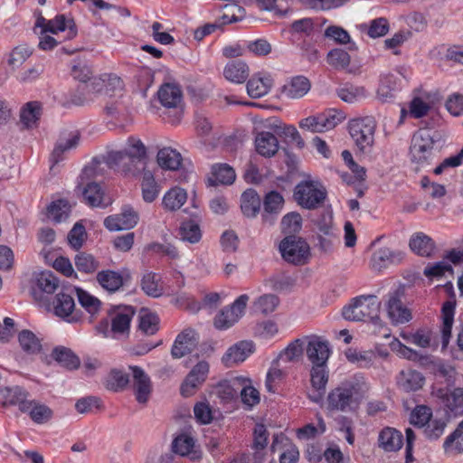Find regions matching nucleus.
<instances>
[{
  "label": "nucleus",
  "mask_w": 463,
  "mask_h": 463,
  "mask_svg": "<svg viewBox=\"0 0 463 463\" xmlns=\"http://www.w3.org/2000/svg\"><path fill=\"white\" fill-rule=\"evenodd\" d=\"M369 391V384L361 374L343 382L327 395V408L331 411H351L358 407Z\"/></svg>",
  "instance_id": "nucleus-1"
},
{
  "label": "nucleus",
  "mask_w": 463,
  "mask_h": 463,
  "mask_svg": "<svg viewBox=\"0 0 463 463\" xmlns=\"http://www.w3.org/2000/svg\"><path fill=\"white\" fill-rule=\"evenodd\" d=\"M439 139V134L436 131L426 128L418 130L412 137L410 147L411 162L419 167L430 165L438 150Z\"/></svg>",
  "instance_id": "nucleus-2"
},
{
  "label": "nucleus",
  "mask_w": 463,
  "mask_h": 463,
  "mask_svg": "<svg viewBox=\"0 0 463 463\" xmlns=\"http://www.w3.org/2000/svg\"><path fill=\"white\" fill-rule=\"evenodd\" d=\"M293 197L302 208L315 210L324 203L326 190L319 182L302 181L296 185Z\"/></svg>",
  "instance_id": "nucleus-3"
},
{
  "label": "nucleus",
  "mask_w": 463,
  "mask_h": 463,
  "mask_svg": "<svg viewBox=\"0 0 463 463\" xmlns=\"http://www.w3.org/2000/svg\"><path fill=\"white\" fill-rule=\"evenodd\" d=\"M381 303L374 295H362L353 299V303L343 308L346 320L363 321L378 316Z\"/></svg>",
  "instance_id": "nucleus-4"
},
{
  "label": "nucleus",
  "mask_w": 463,
  "mask_h": 463,
  "mask_svg": "<svg viewBox=\"0 0 463 463\" xmlns=\"http://www.w3.org/2000/svg\"><path fill=\"white\" fill-rule=\"evenodd\" d=\"M282 258L294 265H304L310 257V247L301 237L287 235L279 243Z\"/></svg>",
  "instance_id": "nucleus-5"
},
{
  "label": "nucleus",
  "mask_w": 463,
  "mask_h": 463,
  "mask_svg": "<svg viewBox=\"0 0 463 463\" xmlns=\"http://www.w3.org/2000/svg\"><path fill=\"white\" fill-rule=\"evenodd\" d=\"M375 121L369 117L349 122V133L361 152L369 150L374 142Z\"/></svg>",
  "instance_id": "nucleus-6"
},
{
  "label": "nucleus",
  "mask_w": 463,
  "mask_h": 463,
  "mask_svg": "<svg viewBox=\"0 0 463 463\" xmlns=\"http://www.w3.org/2000/svg\"><path fill=\"white\" fill-rule=\"evenodd\" d=\"M135 308L131 306H117L109 312L111 327L105 333L106 336L115 339L127 338L130 332V323L135 315Z\"/></svg>",
  "instance_id": "nucleus-7"
},
{
  "label": "nucleus",
  "mask_w": 463,
  "mask_h": 463,
  "mask_svg": "<svg viewBox=\"0 0 463 463\" xmlns=\"http://www.w3.org/2000/svg\"><path fill=\"white\" fill-rule=\"evenodd\" d=\"M405 287L400 286L389 294L387 313L390 319L395 324H404L411 319V311L405 306Z\"/></svg>",
  "instance_id": "nucleus-8"
},
{
  "label": "nucleus",
  "mask_w": 463,
  "mask_h": 463,
  "mask_svg": "<svg viewBox=\"0 0 463 463\" xmlns=\"http://www.w3.org/2000/svg\"><path fill=\"white\" fill-rule=\"evenodd\" d=\"M249 296L241 295L231 306L224 307L214 318V326L218 329H228L244 315Z\"/></svg>",
  "instance_id": "nucleus-9"
},
{
  "label": "nucleus",
  "mask_w": 463,
  "mask_h": 463,
  "mask_svg": "<svg viewBox=\"0 0 463 463\" xmlns=\"http://www.w3.org/2000/svg\"><path fill=\"white\" fill-rule=\"evenodd\" d=\"M306 354L312 365L327 364L331 354L330 344L321 336L312 335L306 336Z\"/></svg>",
  "instance_id": "nucleus-10"
},
{
  "label": "nucleus",
  "mask_w": 463,
  "mask_h": 463,
  "mask_svg": "<svg viewBox=\"0 0 463 463\" xmlns=\"http://www.w3.org/2000/svg\"><path fill=\"white\" fill-rule=\"evenodd\" d=\"M210 365L205 360L199 361L184 380L180 392L184 397L192 396L206 381Z\"/></svg>",
  "instance_id": "nucleus-11"
},
{
  "label": "nucleus",
  "mask_w": 463,
  "mask_h": 463,
  "mask_svg": "<svg viewBox=\"0 0 463 463\" xmlns=\"http://www.w3.org/2000/svg\"><path fill=\"white\" fill-rule=\"evenodd\" d=\"M157 97L162 106L175 110V118L172 119V122H178L182 111L181 103L183 97L180 88L175 84H164L158 90Z\"/></svg>",
  "instance_id": "nucleus-12"
},
{
  "label": "nucleus",
  "mask_w": 463,
  "mask_h": 463,
  "mask_svg": "<svg viewBox=\"0 0 463 463\" xmlns=\"http://www.w3.org/2000/svg\"><path fill=\"white\" fill-rule=\"evenodd\" d=\"M60 286L59 279L51 270H44L35 273L32 294L36 300H42L43 295L53 294Z\"/></svg>",
  "instance_id": "nucleus-13"
},
{
  "label": "nucleus",
  "mask_w": 463,
  "mask_h": 463,
  "mask_svg": "<svg viewBox=\"0 0 463 463\" xmlns=\"http://www.w3.org/2000/svg\"><path fill=\"white\" fill-rule=\"evenodd\" d=\"M146 156V149L141 140L129 137L127 146L120 151L111 152L109 156V161L116 165L128 158L131 162L137 160L142 162Z\"/></svg>",
  "instance_id": "nucleus-14"
},
{
  "label": "nucleus",
  "mask_w": 463,
  "mask_h": 463,
  "mask_svg": "<svg viewBox=\"0 0 463 463\" xmlns=\"http://www.w3.org/2000/svg\"><path fill=\"white\" fill-rule=\"evenodd\" d=\"M137 222V213L130 206H125L120 213L108 216L104 220V226L111 232L129 230L134 228Z\"/></svg>",
  "instance_id": "nucleus-15"
},
{
  "label": "nucleus",
  "mask_w": 463,
  "mask_h": 463,
  "mask_svg": "<svg viewBox=\"0 0 463 463\" xmlns=\"http://www.w3.org/2000/svg\"><path fill=\"white\" fill-rule=\"evenodd\" d=\"M198 344V335L191 328L183 330L175 338L171 349L173 358L179 359L194 351Z\"/></svg>",
  "instance_id": "nucleus-16"
},
{
  "label": "nucleus",
  "mask_w": 463,
  "mask_h": 463,
  "mask_svg": "<svg viewBox=\"0 0 463 463\" xmlns=\"http://www.w3.org/2000/svg\"><path fill=\"white\" fill-rule=\"evenodd\" d=\"M129 370L132 373L136 399L139 403H146L152 391L150 377L139 366H129Z\"/></svg>",
  "instance_id": "nucleus-17"
},
{
  "label": "nucleus",
  "mask_w": 463,
  "mask_h": 463,
  "mask_svg": "<svg viewBox=\"0 0 463 463\" xmlns=\"http://www.w3.org/2000/svg\"><path fill=\"white\" fill-rule=\"evenodd\" d=\"M254 351V345L250 341H241L231 346L222 356V363L230 367L247 359Z\"/></svg>",
  "instance_id": "nucleus-18"
},
{
  "label": "nucleus",
  "mask_w": 463,
  "mask_h": 463,
  "mask_svg": "<svg viewBox=\"0 0 463 463\" xmlns=\"http://www.w3.org/2000/svg\"><path fill=\"white\" fill-rule=\"evenodd\" d=\"M73 293L75 291H71V288H68L55 296L52 305L57 317L67 318L72 315L75 309Z\"/></svg>",
  "instance_id": "nucleus-19"
},
{
  "label": "nucleus",
  "mask_w": 463,
  "mask_h": 463,
  "mask_svg": "<svg viewBox=\"0 0 463 463\" xmlns=\"http://www.w3.org/2000/svg\"><path fill=\"white\" fill-rule=\"evenodd\" d=\"M255 147L259 155L264 157H271L279 148L278 137L269 131H261L255 137Z\"/></svg>",
  "instance_id": "nucleus-20"
},
{
  "label": "nucleus",
  "mask_w": 463,
  "mask_h": 463,
  "mask_svg": "<svg viewBox=\"0 0 463 463\" xmlns=\"http://www.w3.org/2000/svg\"><path fill=\"white\" fill-rule=\"evenodd\" d=\"M402 259L403 253L402 251L392 250L386 247L380 248L373 254V268L380 270L388 267L390 264L400 263Z\"/></svg>",
  "instance_id": "nucleus-21"
},
{
  "label": "nucleus",
  "mask_w": 463,
  "mask_h": 463,
  "mask_svg": "<svg viewBox=\"0 0 463 463\" xmlns=\"http://www.w3.org/2000/svg\"><path fill=\"white\" fill-rule=\"evenodd\" d=\"M173 452L182 457H188L191 460L201 458V453L194 449V440L186 434L177 436L172 443Z\"/></svg>",
  "instance_id": "nucleus-22"
},
{
  "label": "nucleus",
  "mask_w": 463,
  "mask_h": 463,
  "mask_svg": "<svg viewBox=\"0 0 463 463\" xmlns=\"http://www.w3.org/2000/svg\"><path fill=\"white\" fill-rule=\"evenodd\" d=\"M379 447L383 450L392 452L399 450L403 444L402 432L393 428H384L379 434Z\"/></svg>",
  "instance_id": "nucleus-23"
},
{
  "label": "nucleus",
  "mask_w": 463,
  "mask_h": 463,
  "mask_svg": "<svg viewBox=\"0 0 463 463\" xmlns=\"http://www.w3.org/2000/svg\"><path fill=\"white\" fill-rule=\"evenodd\" d=\"M29 396V392L19 386L5 388L3 393V397L5 400V404L16 405L21 412L27 411L26 409L31 401Z\"/></svg>",
  "instance_id": "nucleus-24"
},
{
  "label": "nucleus",
  "mask_w": 463,
  "mask_h": 463,
  "mask_svg": "<svg viewBox=\"0 0 463 463\" xmlns=\"http://www.w3.org/2000/svg\"><path fill=\"white\" fill-rule=\"evenodd\" d=\"M310 86L307 78L296 76L283 86L282 93L289 99H300L308 92Z\"/></svg>",
  "instance_id": "nucleus-25"
},
{
  "label": "nucleus",
  "mask_w": 463,
  "mask_h": 463,
  "mask_svg": "<svg viewBox=\"0 0 463 463\" xmlns=\"http://www.w3.org/2000/svg\"><path fill=\"white\" fill-rule=\"evenodd\" d=\"M51 356L61 366L68 370L78 369L80 364V358L70 348L65 346L59 345L54 347Z\"/></svg>",
  "instance_id": "nucleus-26"
},
{
  "label": "nucleus",
  "mask_w": 463,
  "mask_h": 463,
  "mask_svg": "<svg viewBox=\"0 0 463 463\" xmlns=\"http://www.w3.org/2000/svg\"><path fill=\"white\" fill-rule=\"evenodd\" d=\"M223 75L231 82L242 83L249 76V67L242 61H232L224 67Z\"/></svg>",
  "instance_id": "nucleus-27"
},
{
  "label": "nucleus",
  "mask_w": 463,
  "mask_h": 463,
  "mask_svg": "<svg viewBox=\"0 0 463 463\" xmlns=\"http://www.w3.org/2000/svg\"><path fill=\"white\" fill-rule=\"evenodd\" d=\"M409 245L413 252L422 257H430L435 250L433 240L423 232L415 233Z\"/></svg>",
  "instance_id": "nucleus-28"
},
{
  "label": "nucleus",
  "mask_w": 463,
  "mask_h": 463,
  "mask_svg": "<svg viewBox=\"0 0 463 463\" xmlns=\"http://www.w3.org/2000/svg\"><path fill=\"white\" fill-rule=\"evenodd\" d=\"M241 381L242 376H237L219 383L215 388L216 395L223 402H230L237 398Z\"/></svg>",
  "instance_id": "nucleus-29"
},
{
  "label": "nucleus",
  "mask_w": 463,
  "mask_h": 463,
  "mask_svg": "<svg viewBox=\"0 0 463 463\" xmlns=\"http://www.w3.org/2000/svg\"><path fill=\"white\" fill-rule=\"evenodd\" d=\"M398 385L405 392L420 389L424 383L422 374L415 370L402 371L397 379Z\"/></svg>",
  "instance_id": "nucleus-30"
},
{
  "label": "nucleus",
  "mask_w": 463,
  "mask_h": 463,
  "mask_svg": "<svg viewBox=\"0 0 463 463\" xmlns=\"http://www.w3.org/2000/svg\"><path fill=\"white\" fill-rule=\"evenodd\" d=\"M260 198L254 189H247L241 197V209L246 217H255L260 209Z\"/></svg>",
  "instance_id": "nucleus-31"
},
{
  "label": "nucleus",
  "mask_w": 463,
  "mask_h": 463,
  "mask_svg": "<svg viewBox=\"0 0 463 463\" xmlns=\"http://www.w3.org/2000/svg\"><path fill=\"white\" fill-rule=\"evenodd\" d=\"M99 284L109 293L117 292L124 284L123 276L114 270H101L97 274Z\"/></svg>",
  "instance_id": "nucleus-32"
},
{
  "label": "nucleus",
  "mask_w": 463,
  "mask_h": 463,
  "mask_svg": "<svg viewBox=\"0 0 463 463\" xmlns=\"http://www.w3.org/2000/svg\"><path fill=\"white\" fill-rule=\"evenodd\" d=\"M454 314H455V303L451 301H446L441 308V317H442V346L447 347L449 345V339L451 337V329L454 321Z\"/></svg>",
  "instance_id": "nucleus-33"
},
{
  "label": "nucleus",
  "mask_w": 463,
  "mask_h": 463,
  "mask_svg": "<svg viewBox=\"0 0 463 463\" xmlns=\"http://www.w3.org/2000/svg\"><path fill=\"white\" fill-rule=\"evenodd\" d=\"M272 86V79L269 76L254 75L247 83V92L253 99L266 95Z\"/></svg>",
  "instance_id": "nucleus-34"
},
{
  "label": "nucleus",
  "mask_w": 463,
  "mask_h": 463,
  "mask_svg": "<svg viewBox=\"0 0 463 463\" xmlns=\"http://www.w3.org/2000/svg\"><path fill=\"white\" fill-rule=\"evenodd\" d=\"M213 176L208 179L209 185L231 184L235 180L234 170L226 164L213 165L212 168Z\"/></svg>",
  "instance_id": "nucleus-35"
},
{
  "label": "nucleus",
  "mask_w": 463,
  "mask_h": 463,
  "mask_svg": "<svg viewBox=\"0 0 463 463\" xmlns=\"http://www.w3.org/2000/svg\"><path fill=\"white\" fill-rule=\"evenodd\" d=\"M29 403L24 413H27L34 423L43 424L52 419V411L47 405L36 400H31Z\"/></svg>",
  "instance_id": "nucleus-36"
},
{
  "label": "nucleus",
  "mask_w": 463,
  "mask_h": 463,
  "mask_svg": "<svg viewBox=\"0 0 463 463\" xmlns=\"http://www.w3.org/2000/svg\"><path fill=\"white\" fill-rule=\"evenodd\" d=\"M83 201L90 207H106L107 203H104V193L100 185L95 182L89 183L81 190Z\"/></svg>",
  "instance_id": "nucleus-37"
},
{
  "label": "nucleus",
  "mask_w": 463,
  "mask_h": 463,
  "mask_svg": "<svg viewBox=\"0 0 463 463\" xmlns=\"http://www.w3.org/2000/svg\"><path fill=\"white\" fill-rule=\"evenodd\" d=\"M141 189L143 200L146 203H152L159 194V186L156 184L154 175L143 168V175L141 180Z\"/></svg>",
  "instance_id": "nucleus-38"
},
{
  "label": "nucleus",
  "mask_w": 463,
  "mask_h": 463,
  "mask_svg": "<svg viewBox=\"0 0 463 463\" xmlns=\"http://www.w3.org/2000/svg\"><path fill=\"white\" fill-rule=\"evenodd\" d=\"M46 31L52 33H57L67 30V38L72 39L77 34L76 25L73 20H66L63 14L57 15L54 19L48 21Z\"/></svg>",
  "instance_id": "nucleus-39"
},
{
  "label": "nucleus",
  "mask_w": 463,
  "mask_h": 463,
  "mask_svg": "<svg viewBox=\"0 0 463 463\" xmlns=\"http://www.w3.org/2000/svg\"><path fill=\"white\" fill-rule=\"evenodd\" d=\"M181 162V154L171 147H164L157 153V163L162 168L176 170L180 166Z\"/></svg>",
  "instance_id": "nucleus-40"
},
{
  "label": "nucleus",
  "mask_w": 463,
  "mask_h": 463,
  "mask_svg": "<svg viewBox=\"0 0 463 463\" xmlns=\"http://www.w3.org/2000/svg\"><path fill=\"white\" fill-rule=\"evenodd\" d=\"M138 329L146 335H153L159 330V317L156 313L142 309L138 315Z\"/></svg>",
  "instance_id": "nucleus-41"
},
{
  "label": "nucleus",
  "mask_w": 463,
  "mask_h": 463,
  "mask_svg": "<svg viewBox=\"0 0 463 463\" xmlns=\"http://www.w3.org/2000/svg\"><path fill=\"white\" fill-rule=\"evenodd\" d=\"M345 355L348 362L356 364L361 368L370 367L373 364L375 358V354L373 351H359L355 348H348L345 352Z\"/></svg>",
  "instance_id": "nucleus-42"
},
{
  "label": "nucleus",
  "mask_w": 463,
  "mask_h": 463,
  "mask_svg": "<svg viewBox=\"0 0 463 463\" xmlns=\"http://www.w3.org/2000/svg\"><path fill=\"white\" fill-rule=\"evenodd\" d=\"M18 341L22 350L26 354H36L42 349L41 340L30 330H22L18 334Z\"/></svg>",
  "instance_id": "nucleus-43"
},
{
  "label": "nucleus",
  "mask_w": 463,
  "mask_h": 463,
  "mask_svg": "<svg viewBox=\"0 0 463 463\" xmlns=\"http://www.w3.org/2000/svg\"><path fill=\"white\" fill-rule=\"evenodd\" d=\"M78 134H70L67 138H60L55 145V147L52 153V161L53 164H57L63 159L62 155L67 151L76 147L79 143Z\"/></svg>",
  "instance_id": "nucleus-44"
},
{
  "label": "nucleus",
  "mask_w": 463,
  "mask_h": 463,
  "mask_svg": "<svg viewBox=\"0 0 463 463\" xmlns=\"http://www.w3.org/2000/svg\"><path fill=\"white\" fill-rule=\"evenodd\" d=\"M129 383V376L119 369H112L105 380V387L113 392L124 390Z\"/></svg>",
  "instance_id": "nucleus-45"
},
{
  "label": "nucleus",
  "mask_w": 463,
  "mask_h": 463,
  "mask_svg": "<svg viewBox=\"0 0 463 463\" xmlns=\"http://www.w3.org/2000/svg\"><path fill=\"white\" fill-rule=\"evenodd\" d=\"M180 239L190 243H196L202 238V232L198 222L195 220H187L182 222L179 228Z\"/></svg>",
  "instance_id": "nucleus-46"
},
{
  "label": "nucleus",
  "mask_w": 463,
  "mask_h": 463,
  "mask_svg": "<svg viewBox=\"0 0 463 463\" xmlns=\"http://www.w3.org/2000/svg\"><path fill=\"white\" fill-rule=\"evenodd\" d=\"M306 347V336L303 338H298L288 345V346L281 351L279 355V359L286 362H296L298 361L304 353Z\"/></svg>",
  "instance_id": "nucleus-47"
},
{
  "label": "nucleus",
  "mask_w": 463,
  "mask_h": 463,
  "mask_svg": "<svg viewBox=\"0 0 463 463\" xmlns=\"http://www.w3.org/2000/svg\"><path fill=\"white\" fill-rule=\"evenodd\" d=\"M239 390L241 402L247 407L251 408L260 402V392L251 386L250 379L242 377Z\"/></svg>",
  "instance_id": "nucleus-48"
},
{
  "label": "nucleus",
  "mask_w": 463,
  "mask_h": 463,
  "mask_svg": "<svg viewBox=\"0 0 463 463\" xmlns=\"http://www.w3.org/2000/svg\"><path fill=\"white\" fill-rule=\"evenodd\" d=\"M186 192L179 187L169 190L163 197V205L170 211L178 210L186 201Z\"/></svg>",
  "instance_id": "nucleus-49"
},
{
  "label": "nucleus",
  "mask_w": 463,
  "mask_h": 463,
  "mask_svg": "<svg viewBox=\"0 0 463 463\" xmlns=\"http://www.w3.org/2000/svg\"><path fill=\"white\" fill-rule=\"evenodd\" d=\"M42 106L37 101L28 102L21 110L20 119L26 128L33 127L41 116Z\"/></svg>",
  "instance_id": "nucleus-50"
},
{
  "label": "nucleus",
  "mask_w": 463,
  "mask_h": 463,
  "mask_svg": "<svg viewBox=\"0 0 463 463\" xmlns=\"http://www.w3.org/2000/svg\"><path fill=\"white\" fill-rule=\"evenodd\" d=\"M337 96L345 102L354 103L366 96V90L362 86L345 84L337 89Z\"/></svg>",
  "instance_id": "nucleus-51"
},
{
  "label": "nucleus",
  "mask_w": 463,
  "mask_h": 463,
  "mask_svg": "<svg viewBox=\"0 0 463 463\" xmlns=\"http://www.w3.org/2000/svg\"><path fill=\"white\" fill-rule=\"evenodd\" d=\"M71 291H75L80 305L90 314H95L100 307V301L96 297L90 295L80 288L73 287Z\"/></svg>",
  "instance_id": "nucleus-52"
},
{
  "label": "nucleus",
  "mask_w": 463,
  "mask_h": 463,
  "mask_svg": "<svg viewBox=\"0 0 463 463\" xmlns=\"http://www.w3.org/2000/svg\"><path fill=\"white\" fill-rule=\"evenodd\" d=\"M310 376L313 389H326L329 377L327 364L312 365Z\"/></svg>",
  "instance_id": "nucleus-53"
},
{
  "label": "nucleus",
  "mask_w": 463,
  "mask_h": 463,
  "mask_svg": "<svg viewBox=\"0 0 463 463\" xmlns=\"http://www.w3.org/2000/svg\"><path fill=\"white\" fill-rule=\"evenodd\" d=\"M439 397L451 411L463 408V388H456L451 393L439 390Z\"/></svg>",
  "instance_id": "nucleus-54"
},
{
  "label": "nucleus",
  "mask_w": 463,
  "mask_h": 463,
  "mask_svg": "<svg viewBox=\"0 0 463 463\" xmlns=\"http://www.w3.org/2000/svg\"><path fill=\"white\" fill-rule=\"evenodd\" d=\"M74 261L77 269L83 273H93L99 267V262L91 254L86 252L78 253Z\"/></svg>",
  "instance_id": "nucleus-55"
},
{
  "label": "nucleus",
  "mask_w": 463,
  "mask_h": 463,
  "mask_svg": "<svg viewBox=\"0 0 463 463\" xmlns=\"http://www.w3.org/2000/svg\"><path fill=\"white\" fill-rule=\"evenodd\" d=\"M317 115L319 118L320 128H323V132L335 128L345 119L344 114L336 110H328Z\"/></svg>",
  "instance_id": "nucleus-56"
},
{
  "label": "nucleus",
  "mask_w": 463,
  "mask_h": 463,
  "mask_svg": "<svg viewBox=\"0 0 463 463\" xmlns=\"http://www.w3.org/2000/svg\"><path fill=\"white\" fill-rule=\"evenodd\" d=\"M284 204L283 196L276 191L269 192L263 200L265 213L278 214Z\"/></svg>",
  "instance_id": "nucleus-57"
},
{
  "label": "nucleus",
  "mask_w": 463,
  "mask_h": 463,
  "mask_svg": "<svg viewBox=\"0 0 463 463\" xmlns=\"http://www.w3.org/2000/svg\"><path fill=\"white\" fill-rule=\"evenodd\" d=\"M70 206L67 201L58 200L48 207V217L55 222L65 221L69 217Z\"/></svg>",
  "instance_id": "nucleus-58"
},
{
  "label": "nucleus",
  "mask_w": 463,
  "mask_h": 463,
  "mask_svg": "<svg viewBox=\"0 0 463 463\" xmlns=\"http://www.w3.org/2000/svg\"><path fill=\"white\" fill-rule=\"evenodd\" d=\"M281 227L284 233L295 235L302 227V217L298 213L292 212L286 214L281 221Z\"/></svg>",
  "instance_id": "nucleus-59"
},
{
  "label": "nucleus",
  "mask_w": 463,
  "mask_h": 463,
  "mask_svg": "<svg viewBox=\"0 0 463 463\" xmlns=\"http://www.w3.org/2000/svg\"><path fill=\"white\" fill-rule=\"evenodd\" d=\"M141 288L146 295L153 298H158L163 294V288L158 284L156 275L152 272L146 273L143 276Z\"/></svg>",
  "instance_id": "nucleus-60"
},
{
  "label": "nucleus",
  "mask_w": 463,
  "mask_h": 463,
  "mask_svg": "<svg viewBox=\"0 0 463 463\" xmlns=\"http://www.w3.org/2000/svg\"><path fill=\"white\" fill-rule=\"evenodd\" d=\"M32 52V50L25 44L18 45L9 53L7 63L13 68H18L31 56Z\"/></svg>",
  "instance_id": "nucleus-61"
},
{
  "label": "nucleus",
  "mask_w": 463,
  "mask_h": 463,
  "mask_svg": "<svg viewBox=\"0 0 463 463\" xmlns=\"http://www.w3.org/2000/svg\"><path fill=\"white\" fill-rule=\"evenodd\" d=\"M279 303V298L274 294H266L260 297L254 303L256 311L262 314L272 313Z\"/></svg>",
  "instance_id": "nucleus-62"
},
{
  "label": "nucleus",
  "mask_w": 463,
  "mask_h": 463,
  "mask_svg": "<svg viewBox=\"0 0 463 463\" xmlns=\"http://www.w3.org/2000/svg\"><path fill=\"white\" fill-rule=\"evenodd\" d=\"M351 61L350 55L343 49L336 48L327 54V62L335 69H345Z\"/></svg>",
  "instance_id": "nucleus-63"
},
{
  "label": "nucleus",
  "mask_w": 463,
  "mask_h": 463,
  "mask_svg": "<svg viewBox=\"0 0 463 463\" xmlns=\"http://www.w3.org/2000/svg\"><path fill=\"white\" fill-rule=\"evenodd\" d=\"M86 239L87 232L85 227L81 223L76 222L68 234L69 243L73 249L79 250L82 247Z\"/></svg>",
  "instance_id": "nucleus-64"
}]
</instances>
